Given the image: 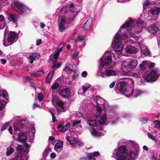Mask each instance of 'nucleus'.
<instances>
[{
    "label": "nucleus",
    "mask_w": 160,
    "mask_h": 160,
    "mask_svg": "<svg viewBox=\"0 0 160 160\" xmlns=\"http://www.w3.org/2000/svg\"><path fill=\"white\" fill-rule=\"evenodd\" d=\"M118 150L121 153H116L115 155V158L117 160H126L127 157L126 155L122 153H126L128 150L125 145L120 146L118 148Z\"/></svg>",
    "instance_id": "1"
},
{
    "label": "nucleus",
    "mask_w": 160,
    "mask_h": 160,
    "mask_svg": "<svg viewBox=\"0 0 160 160\" xmlns=\"http://www.w3.org/2000/svg\"><path fill=\"white\" fill-rule=\"evenodd\" d=\"M18 37V34L14 32L11 31L8 34L7 41L9 44H8L5 41H3V45L5 46H8L9 45H12L15 42L17 39Z\"/></svg>",
    "instance_id": "2"
},
{
    "label": "nucleus",
    "mask_w": 160,
    "mask_h": 160,
    "mask_svg": "<svg viewBox=\"0 0 160 160\" xmlns=\"http://www.w3.org/2000/svg\"><path fill=\"white\" fill-rule=\"evenodd\" d=\"M58 92L60 96L66 98L69 97L71 94L70 90L68 87H60L58 89Z\"/></svg>",
    "instance_id": "3"
},
{
    "label": "nucleus",
    "mask_w": 160,
    "mask_h": 160,
    "mask_svg": "<svg viewBox=\"0 0 160 160\" xmlns=\"http://www.w3.org/2000/svg\"><path fill=\"white\" fill-rule=\"evenodd\" d=\"M158 75L155 70H152L149 74L144 78V79L148 82H154L158 79Z\"/></svg>",
    "instance_id": "4"
},
{
    "label": "nucleus",
    "mask_w": 160,
    "mask_h": 160,
    "mask_svg": "<svg viewBox=\"0 0 160 160\" xmlns=\"http://www.w3.org/2000/svg\"><path fill=\"white\" fill-rule=\"evenodd\" d=\"M14 8L19 13L23 12L27 9L26 7L22 3L18 2H14Z\"/></svg>",
    "instance_id": "5"
},
{
    "label": "nucleus",
    "mask_w": 160,
    "mask_h": 160,
    "mask_svg": "<svg viewBox=\"0 0 160 160\" xmlns=\"http://www.w3.org/2000/svg\"><path fill=\"white\" fill-rule=\"evenodd\" d=\"M101 61L102 63L103 67H105V66L107 67L112 62V56L111 55L106 56L104 59L102 58L101 59Z\"/></svg>",
    "instance_id": "6"
},
{
    "label": "nucleus",
    "mask_w": 160,
    "mask_h": 160,
    "mask_svg": "<svg viewBox=\"0 0 160 160\" xmlns=\"http://www.w3.org/2000/svg\"><path fill=\"white\" fill-rule=\"evenodd\" d=\"M66 23V17L63 16L61 18V21L59 25V30L60 32H62L65 29V25Z\"/></svg>",
    "instance_id": "7"
},
{
    "label": "nucleus",
    "mask_w": 160,
    "mask_h": 160,
    "mask_svg": "<svg viewBox=\"0 0 160 160\" xmlns=\"http://www.w3.org/2000/svg\"><path fill=\"white\" fill-rule=\"evenodd\" d=\"M93 20L92 19L89 18L86 22L84 24L82 28L85 30H87L88 29L91 28L92 26Z\"/></svg>",
    "instance_id": "8"
},
{
    "label": "nucleus",
    "mask_w": 160,
    "mask_h": 160,
    "mask_svg": "<svg viewBox=\"0 0 160 160\" xmlns=\"http://www.w3.org/2000/svg\"><path fill=\"white\" fill-rule=\"evenodd\" d=\"M27 139V135L26 133L21 132L18 135V140L21 142H25Z\"/></svg>",
    "instance_id": "9"
},
{
    "label": "nucleus",
    "mask_w": 160,
    "mask_h": 160,
    "mask_svg": "<svg viewBox=\"0 0 160 160\" xmlns=\"http://www.w3.org/2000/svg\"><path fill=\"white\" fill-rule=\"evenodd\" d=\"M40 57L39 54L36 53H30L29 56L28 58L31 60L30 62L31 64L33 63V61L38 60Z\"/></svg>",
    "instance_id": "10"
},
{
    "label": "nucleus",
    "mask_w": 160,
    "mask_h": 160,
    "mask_svg": "<svg viewBox=\"0 0 160 160\" xmlns=\"http://www.w3.org/2000/svg\"><path fill=\"white\" fill-rule=\"evenodd\" d=\"M125 49L127 52L130 53H136L138 52L137 48L130 45L127 46Z\"/></svg>",
    "instance_id": "11"
},
{
    "label": "nucleus",
    "mask_w": 160,
    "mask_h": 160,
    "mask_svg": "<svg viewBox=\"0 0 160 160\" xmlns=\"http://www.w3.org/2000/svg\"><path fill=\"white\" fill-rule=\"evenodd\" d=\"M138 63V61L136 59H131L128 63L127 67H128L131 68H134L136 67Z\"/></svg>",
    "instance_id": "12"
},
{
    "label": "nucleus",
    "mask_w": 160,
    "mask_h": 160,
    "mask_svg": "<svg viewBox=\"0 0 160 160\" xmlns=\"http://www.w3.org/2000/svg\"><path fill=\"white\" fill-rule=\"evenodd\" d=\"M122 44L120 42H117L115 44L114 49L116 52H119L122 50Z\"/></svg>",
    "instance_id": "13"
},
{
    "label": "nucleus",
    "mask_w": 160,
    "mask_h": 160,
    "mask_svg": "<svg viewBox=\"0 0 160 160\" xmlns=\"http://www.w3.org/2000/svg\"><path fill=\"white\" fill-rule=\"evenodd\" d=\"M129 20L126 21V22L122 25L121 27V28H126L132 26V24L133 21V19L132 18H129Z\"/></svg>",
    "instance_id": "14"
},
{
    "label": "nucleus",
    "mask_w": 160,
    "mask_h": 160,
    "mask_svg": "<svg viewBox=\"0 0 160 160\" xmlns=\"http://www.w3.org/2000/svg\"><path fill=\"white\" fill-rule=\"evenodd\" d=\"M158 27L154 25H152L148 28L149 32L152 33H156L158 30Z\"/></svg>",
    "instance_id": "15"
},
{
    "label": "nucleus",
    "mask_w": 160,
    "mask_h": 160,
    "mask_svg": "<svg viewBox=\"0 0 160 160\" xmlns=\"http://www.w3.org/2000/svg\"><path fill=\"white\" fill-rule=\"evenodd\" d=\"M148 62L144 60L139 64V67L142 71H144L148 67Z\"/></svg>",
    "instance_id": "16"
},
{
    "label": "nucleus",
    "mask_w": 160,
    "mask_h": 160,
    "mask_svg": "<svg viewBox=\"0 0 160 160\" xmlns=\"http://www.w3.org/2000/svg\"><path fill=\"white\" fill-rule=\"evenodd\" d=\"M120 88H117L118 92H120L121 93L127 88L126 87V83L124 82H120Z\"/></svg>",
    "instance_id": "17"
},
{
    "label": "nucleus",
    "mask_w": 160,
    "mask_h": 160,
    "mask_svg": "<svg viewBox=\"0 0 160 160\" xmlns=\"http://www.w3.org/2000/svg\"><path fill=\"white\" fill-rule=\"evenodd\" d=\"M58 141L59 142H57L54 147V149L57 152L58 151L57 149H62L63 144V142L62 141L59 140Z\"/></svg>",
    "instance_id": "18"
},
{
    "label": "nucleus",
    "mask_w": 160,
    "mask_h": 160,
    "mask_svg": "<svg viewBox=\"0 0 160 160\" xmlns=\"http://www.w3.org/2000/svg\"><path fill=\"white\" fill-rule=\"evenodd\" d=\"M132 91V89L131 88H128L124 90L122 92V93L124 94L127 97H129L131 96Z\"/></svg>",
    "instance_id": "19"
},
{
    "label": "nucleus",
    "mask_w": 160,
    "mask_h": 160,
    "mask_svg": "<svg viewBox=\"0 0 160 160\" xmlns=\"http://www.w3.org/2000/svg\"><path fill=\"white\" fill-rule=\"evenodd\" d=\"M56 104L60 108V110L62 111H64L65 107L64 105L65 103L62 101H58L55 102Z\"/></svg>",
    "instance_id": "20"
},
{
    "label": "nucleus",
    "mask_w": 160,
    "mask_h": 160,
    "mask_svg": "<svg viewBox=\"0 0 160 160\" xmlns=\"http://www.w3.org/2000/svg\"><path fill=\"white\" fill-rule=\"evenodd\" d=\"M54 73V71H52L50 72L46 77V81L47 83H49L50 82L52 79V76Z\"/></svg>",
    "instance_id": "21"
},
{
    "label": "nucleus",
    "mask_w": 160,
    "mask_h": 160,
    "mask_svg": "<svg viewBox=\"0 0 160 160\" xmlns=\"http://www.w3.org/2000/svg\"><path fill=\"white\" fill-rule=\"evenodd\" d=\"M160 11V8L154 7L151 9L150 12L153 15H156Z\"/></svg>",
    "instance_id": "22"
},
{
    "label": "nucleus",
    "mask_w": 160,
    "mask_h": 160,
    "mask_svg": "<svg viewBox=\"0 0 160 160\" xmlns=\"http://www.w3.org/2000/svg\"><path fill=\"white\" fill-rule=\"evenodd\" d=\"M141 93V91L138 89L134 90L132 89V93L131 96L133 97L136 98L139 96Z\"/></svg>",
    "instance_id": "23"
},
{
    "label": "nucleus",
    "mask_w": 160,
    "mask_h": 160,
    "mask_svg": "<svg viewBox=\"0 0 160 160\" xmlns=\"http://www.w3.org/2000/svg\"><path fill=\"white\" fill-rule=\"evenodd\" d=\"M87 123L89 125L93 126H97L98 125V123L97 120H88Z\"/></svg>",
    "instance_id": "24"
},
{
    "label": "nucleus",
    "mask_w": 160,
    "mask_h": 160,
    "mask_svg": "<svg viewBox=\"0 0 160 160\" xmlns=\"http://www.w3.org/2000/svg\"><path fill=\"white\" fill-rule=\"evenodd\" d=\"M17 17L15 14H10L9 15V17H8V20L10 21H12L15 23L17 21Z\"/></svg>",
    "instance_id": "25"
},
{
    "label": "nucleus",
    "mask_w": 160,
    "mask_h": 160,
    "mask_svg": "<svg viewBox=\"0 0 160 160\" xmlns=\"http://www.w3.org/2000/svg\"><path fill=\"white\" fill-rule=\"evenodd\" d=\"M105 74L106 76H115L116 73L115 71L113 70H106L105 71Z\"/></svg>",
    "instance_id": "26"
},
{
    "label": "nucleus",
    "mask_w": 160,
    "mask_h": 160,
    "mask_svg": "<svg viewBox=\"0 0 160 160\" xmlns=\"http://www.w3.org/2000/svg\"><path fill=\"white\" fill-rule=\"evenodd\" d=\"M62 48H57V50L55 51V54L54 55V59H56L58 58L60 52L62 50Z\"/></svg>",
    "instance_id": "27"
},
{
    "label": "nucleus",
    "mask_w": 160,
    "mask_h": 160,
    "mask_svg": "<svg viewBox=\"0 0 160 160\" xmlns=\"http://www.w3.org/2000/svg\"><path fill=\"white\" fill-rule=\"evenodd\" d=\"M14 149L10 147H8L7 149L6 155L9 156L14 152Z\"/></svg>",
    "instance_id": "28"
},
{
    "label": "nucleus",
    "mask_w": 160,
    "mask_h": 160,
    "mask_svg": "<svg viewBox=\"0 0 160 160\" xmlns=\"http://www.w3.org/2000/svg\"><path fill=\"white\" fill-rule=\"evenodd\" d=\"M61 65V63H59L58 62L56 63V62H53L51 66L53 70H56L57 69L59 68Z\"/></svg>",
    "instance_id": "29"
},
{
    "label": "nucleus",
    "mask_w": 160,
    "mask_h": 160,
    "mask_svg": "<svg viewBox=\"0 0 160 160\" xmlns=\"http://www.w3.org/2000/svg\"><path fill=\"white\" fill-rule=\"evenodd\" d=\"M86 154L88 160H96L95 158L92 155V153H86Z\"/></svg>",
    "instance_id": "30"
},
{
    "label": "nucleus",
    "mask_w": 160,
    "mask_h": 160,
    "mask_svg": "<svg viewBox=\"0 0 160 160\" xmlns=\"http://www.w3.org/2000/svg\"><path fill=\"white\" fill-rule=\"evenodd\" d=\"M91 128L92 130V131H91V133L93 136L97 137L100 135V133L97 132L95 128Z\"/></svg>",
    "instance_id": "31"
},
{
    "label": "nucleus",
    "mask_w": 160,
    "mask_h": 160,
    "mask_svg": "<svg viewBox=\"0 0 160 160\" xmlns=\"http://www.w3.org/2000/svg\"><path fill=\"white\" fill-rule=\"evenodd\" d=\"M7 95L8 94L6 91L4 90L0 91V96H2L3 98L7 100H8V98H7Z\"/></svg>",
    "instance_id": "32"
},
{
    "label": "nucleus",
    "mask_w": 160,
    "mask_h": 160,
    "mask_svg": "<svg viewBox=\"0 0 160 160\" xmlns=\"http://www.w3.org/2000/svg\"><path fill=\"white\" fill-rule=\"evenodd\" d=\"M14 159L15 160H25L22 158V154L21 152L17 154Z\"/></svg>",
    "instance_id": "33"
},
{
    "label": "nucleus",
    "mask_w": 160,
    "mask_h": 160,
    "mask_svg": "<svg viewBox=\"0 0 160 160\" xmlns=\"http://www.w3.org/2000/svg\"><path fill=\"white\" fill-rule=\"evenodd\" d=\"M71 65L70 64L66 65L65 68H64L63 70L66 72H68V71H70L71 72H73V70L71 68L70 66Z\"/></svg>",
    "instance_id": "34"
},
{
    "label": "nucleus",
    "mask_w": 160,
    "mask_h": 160,
    "mask_svg": "<svg viewBox=\"0 0 160 160\" xmlns=\"http://www.w3.org/2000/svg\"><path fill=\"white\" fill-rule=\"evenodd\" d=\"M90 85L89 84H87L86 85H84L82 86V88L83 91V92L84 93H85L86 91L90 87Z\"/></svg>",
    "instance_id": "35"
},
{
    "label": "nucleus",
    "mask_w": 160,
    "mask_h": 160,
    "mask_svg": "<svg viewBox=\"0 0 160 160\" xmlns=\"http://www.w3.org/2000/svg\"><path fill=\"white\" fill-rule=\"evenodd\" d=\"M59 87V83L58 82H55L51 86V88L52 90H56Z\"/></svg>",
    "instance_id": "36"
},
{
    "label": "nucleus",
    "mask_w": 160,
    "mask_h": 160,
    "mask_svg": "<svg viewBox=\"0 0 160 160\" xmlns=\"http://www.w3.org/2000/svg\"><path fill=\"white\" fill-rule=\"evenodd\" d=\"M85 38V37L84 35L78 36L76 39L75 41L79 42L83 40Z\"/></svg>",
    "instance_id": "37"
},
{
    "label": "nucleus",
    "mask_w": 160,
    "mask_h": 160,
    "mask_svg": "<svg viewBox=\"0 0 160 160\" xmlns=\"http://www.w3.org/2000/svg\"><path fill=\"white\" fill-rule=\"evenodd\" d=\"M70 123L68 122L62 128L61 130V132H65L70 126Z\"/></svg>",
    "instance_id": "38"
},
{
    "label": "nucleus",
    "mask_w": 160,
    "mask_h": 160,
    "mask_svg": "<svg viewBox=\"0 0 160 160\" xmlns=\"http://www.w3.org/2000/svg\"><path fill=\"white\" fill-rule=\"evenodd\" d=\"M114 38L115 40H118V42H119L120 40L122 39V36L121 34L118 33L116 34Z\"/></svg>",
    "instance_id": "39"
},
{
    "label": "nucleus",
    "mask_w": 160,
    "mask_h": 160,
    "mask_svg": "<svg viewBox=\"0 0 160 160\" xmlns=\"http://www.w3.org/2000/svg\"><path fill=\"white\" fill-rule=\"evenodd\" d=\"M68 14L69 16V17H68V18H69L71 21L75 17L73 12L71 11L70 12H68Z\"/></svg>",
    "instance_id": "40"
},
{
    "label": "nucleus",
    "mask_w": 160,
    "mask_h": 160,
    "mask_svg": "<svg viewBox=\"0 0 160 160\" xmlns=\"http://www.w3.org/2000/svg\"><path fill=\"white\" fill-rule=\"evenodd\" d=\"M15 125L14 127V130L15 131L18 130L19 129V127H21V124L19 122L18 124V123L15 122Z\"/></svg>",
    "instance_id": "41"
},
{
    "label": "nucleus",
    "mask_w": 160,
    "mask_h": 160,
    "mask_svg": "<svg viewBox=\"0 0 160 160\" xmlns=\"http://www.w3.org/2000/svg\"><path fill=\"white\" fill-rule=\"evenodd\" d=\"M74 73L73 75V79L74 80H76L78 79L79 73V72H76V71H73Z\"/></svg>",
    "instance_id": "42"
},
{
    "label": "nucleus",
    "mask_w": 160,
    "mask_h": 160,
    "mask_svg": "<svg viewBox=\"0 0 160 160\" xmlns=\"http://www.w3.org/2000/svg\"><path fill=\"white\" fill-rule=\"evenodd\" d=\"M154 123L156 128L160 129V121L159 120H156L154 122Z\"/></svg>",
    "instance_id": "43"
},
{
    "label": "nucleus",
    "mask_w": 160,
    "mask_h": 160,
    "mask_svg": "<svg viewBox=\"0 0 160 160\" xmlns=\"http://www.w3.org/2000/svg\"><path fill=\"white\" fill-rule=\"evenodd\" d=\"M9 125V122H7L6 123L4 124L1 128V130L2 131H3L6 129L7 128L8 126Z\"/></svg>",
    "instance_id": "44"
},
{
    "label": "nucleus",
    "mask_w": 160,
    "mask_h": 160,
    "mask_svg": "<svg viewBox=\"0 0 160 160\" xmlns=\"http://www.w3.org/2000/svg\"><path fill=\"white\" fill-rule=\"evenodd\" d=\"M148 137L149 138H150L152 140L155 141L156 143L157 142V140L156 138H155L153 136V135L152 134L148 132Z\"/></svg>",
    "instance_id": "45"
},
{
    "label": "nucleus",
    "mask_w": 160,
    "mask_h": 160,
    "mask_svg": "<svg viewBox=\"0 0 160 160\" xmlns=\"http://www.w3.org/2000/svg\"><path fill=\"white\" fill-rule=\"evenodd\" d=\"M44 72L43 70H38L36 72V76L37 77L43 75Z\"/></svg>",
    "instance_id": "46"
},
{
    "label": "nucleus",
    "mask_w": 160,
    "mask_h": 160,
    "mask_svg": "<svg viewBox=\"0 0 160 160\" xmlns=\"http://www.w3.org/2000/svg\"><path fill=\"white\" fill-rule=\"evenodd\" d=\"M142 52L145 55H148L150 54V52L148 48H145L142 50Z\"/></svg>",
    "instance_id": "47"
},
{
    "label": "nucleus",
    "mask_w": 160,
    "mask_h": 160,
    "mask_svg": "<svg viewBox=\"0 0 160 160\" xmlns=\"http://www.w3.org/2000/svg\"><path fill=\"white\" fill-rule=\"evenodd\" d=\"M148 68L152 69L155 66V64L153 62H148Z\"/></svg>",
    "instance_id": "48"
},
{
    "label": "nucleus",
    "mask_w": 160,
    "mask_h": 160,
    "mask_svg": "<svg viewBox=\"0 0 160 160\" xmlns=\"http://www.w3.org/2000/svg\"><path fill=\"white\" fill-rule=\"evenodd\" d=\"M16 149L18 151L21 152L22 151L23 149V146L20 145H18L16 147Z\"/></svg>",
    "instance_id": "49"
},
{
    "label": "nucleus",
    "mask_w": 160,
    "mask_h": 160,
    "mask_svg": "<svg viewBox=\"0 0 160 160\" xmlns=\"http://www.w3.org/2000/svg\"><path fill=\"white\" fill-rule=\"evenodd\" d=\"M140 121L142 122L143 123H145L148 120V119L147 118H141L140 120Z\"/></svg>",
    "instance_id": "50"
},
{
    "label": "nucleus",
    "mask_w": 160,
    "mask_h": 160,
    "mask_svg": "<svg viewBox=\"0 0 160 160\" xmlns=\"http://www.w3.org/2000/svg\"><path fill=\"white\" fill-rule=\"evenodd\" d=\"M98 122L99 124L101 125H105L106 123V121L101 119V120H98Z\"/></svg>",
    "instance_id": "51"
},
{
    "label": "nucleus",
    "mask_w": 160,
    "mask_h": 160,
    "mask_svg": "<svg viewBox=\"0 0 160 160\" xmlns=\"http://www.w3.org/2000/svg\"><path fill=\"white\" fill-rule=\"evenodd\" d=\"M81 122V121L80 120H78V121H77V120L74 121L72 123V126L73 127H74L76 125L80 123Z\"/></svg>",
    "instance_id": "52"
},
{
    "label": "nucleus",
    "mask_w": 160,
    "mask_h": 160,
    "mask_svg": "<svg viewBox=\"0 0 160 160\" xmlns=\"http://www.w3.org/2000/svg\"><path fill=\"white\" fill-rule=\"evenodd\" d=\"M43 99V95L41 93H39L38 95V99L40 101H42Z\"/></svg>",
    "instance_id": "53"
},
{
    "label": "nucleus",
    "mask_w": 160,
    "mask_h": 160,
    "mask_svg": "<svg viewBox=\"0 0 160 160\" xmlns=\"http://www.w3.org/2000/svg\"><path fill=\"white\" fill-rule=\"evenodd\" d=\"M151 3L149 0H146L144 3L143 4V6H147L148 5H150Z\"/></svg>",
    "instance_id": "54"
},
{
    "label": "nucleus",
    "mask_w": 160,
    "mask_h": 160,
    "mask_svg": "<svg viewBox=\"0 0 160 160\" xmlns=\"http://www.w3.org/2000/svg\"><path fill=\"white\" fill-rule=\"evenodd\" d=\"M131 155H133L134 156L136 157H137L138 156V153L136 152L132 151V152H131Z\"/></svg>",
    "instance_id": "55"
},
{
    "label": "nucleus",
    "mask_w": 160,
    "mask_h": 160,
    "mask_svg": "<svg viewBox=\"0 0 160 160\" xmlns=\"http://www.w3.org/2000/svg\"><path fill=\"white\" fill-rule=\"evenodd\" d=\"M100 154L99 152L98 151H95L92 153V155L93 156L97 157Z\"/></svg>",
    "instance_id": "56"
},
{
    "label": "nucleus",
    "mask_w": 160,
    "mask_h": 160,
    "mask_svg": "<svg viewBox=\"0 0 160 160\" xmlns=\"http://www.w3.org/2000/svg\"><path fill=\"white\" fill-rule=\"evenodd\" d=\"M115 83L116 82L115 81H113L112 83H111L109 85L110 88H113L115 86Z\"/></svg>",
    "instance_id": "57"
},
{
    "label": "nucleus",
    "mask_w": 160,
    "mask_h": 160,
    "mask_svg": "<svg viewBox=\"0 0 160 160\" xmlns=\"http://www.w3.org/2000/svg\"><path fill=\"white\" fill-rule=\"evenodd\" d=\"M78 53L77 52H74L72 55V58L73 59H75L76 58L78 57Z\"/></svg>",
    "instance_id": "58"
},
{
    "label": "nucleus",
    "mask_w": 160,
    "mask_h": 160,
    "mask_svg": "<svg viewBox=\"0 0 160 160\" xmlns=\"http://www.w3.org/2000/svg\"><path fill=\"white\" fill-rule=\"evenodd\" d=\"M50 157L52 158H54L56 156V154L54 152H52V153L50 155Z\"/></svg>",
    "instance_id": "59"
},
{
    "label": "nucleus",
    "mask_w": 160,
    "mask_h": 160,
    "mask_svg": "<svg viewBox=\"0 0 160 160\" xmlns=\"http://www.w3.org/2000/svg\"><path fill=\"white\" fill-rule=\"evenodd\" d=\"M4 20V16L2 15H0V23L2 22L3 20Z\"/></svg>",
    "instance_id": "60"
},
{
    "label": "nucleus",
    "mask_w": 160,
    "mask_h": 160,
    "mask_svg": "<svg viewBox=\"0 0 160 160\" xmlns=\"http://www.w3.org/2000/svg\"><path fill=\"white\" fill-rule=\"evenodd\" d=\"M87 74L88 73L87 72L84 71L82 72V77H86L87 76Z\"/></svg>",
    "instance_id": "61"
},
{
    "label": "nucleus",
    "mask_w": 160,
    "mask_h": 160,
    "mask_svg": "<svg viewBox=\"0 0 160 160\" xmlns=\"http://www.w3.org/2000/svg\"><path fill=\"white\" fill-rule=\"evenodd\" d=\"M42 43V40L41 39H38L37 41V43L36 44V45L37 46H39V45L41 43Z\"/></svg>",
    "instance_id": "62"
},
{
    "label": "nucleus",
    "mask_w": 160,
    "mask_h": 160,
    "mask_svg": "<svg viewBox=\"0 0 160 160\" xmlns=\"http://www.w3.org/2000/svg\"><path fill=\"white\" fill-rule=\"evenodd\" d=\"M0 61H1V63L3 64H5L7 62V60L6 59H4V58L1 59L0 60Z\"/></svg>",
    "instance_id": "63"
},
{
    "label": "nucleus",
    "mask_w": 160,
    "mask_h": 160,
    "mask_svg": "<svg viewBox=\"0 0 160 160\" xmlns=\"http://www.w3.org/2000/svg\"><path fill=\"white\" fill-rule=\"evenodd\" d=\"M12 127L11 126H10L8 129V131L10 132V133L11 134H12Z\"/></svg>",
    "instance_id": "64"
}]
</instances>
